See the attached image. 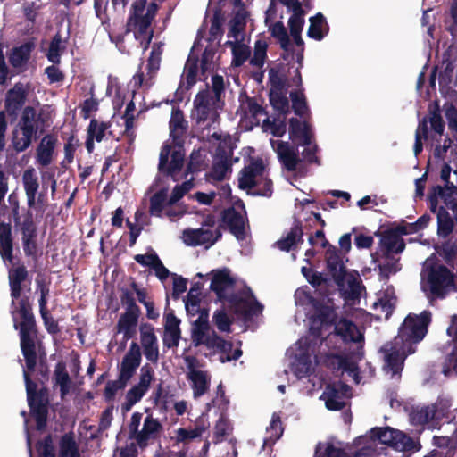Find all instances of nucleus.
<instances>
[{"instance_id":"38","label":"nucleus","mask_w":457,"mask_h":457,"mask_svg":"<svg viewBox=\"0 0 457 457\" xmlns=\"http://www.w3.org/2000/svg\"><path fill=\"white\" fill-rule=\"evenodd\" d=\"M325 258L328 271L333 279L338 278V276L346 270L343 258L337 247L328 245L326 250Z\"/></svg>"},{"instance_id":"9","label":"nucleus","mask_w":457,"mask_h":457,"mask_svg":"<svg viewBox=\"0 0 457 457\" xmlns=\"http://www.w3.org/2000/svg\"><path fill=\"white\" fill-rule=\"evenodd\" d=\"M192 342L195 346L204 345L212 352L226 353L230 350L232 345L219 336L212 330L208 322L207 313L201 312L195 320L191 330Z\"/></svg>"},{"instance_id":"42","label":"nucleus","mask_w":457,"mask_h":457,"mask_svg":"<svg viewBox=\"0 0 457 457\" xmlns=\"http://www.w3.org/2000/svg\"><path fill=\"white\" fill-rule=\"evenodd\" d=\"M289 137L295 144L306 142L312 137L311 128L305 121H300L297 119H291L289 121Z\"/></svg>"},{"instance_id":"27","label":"nucleus","mask_w":457,"mask_h":457,"mask_svg":"<svg viewBox=\"0 0 457 457\" xmlns=\"http://www.w3.org/2000/svg\"><path fill=\"white\" fill-rule=\"evenodd\" d=\"M245 212L228 208L223 212V221L238 241L245 237Z\"/></svg>"},{"instance_id":"24","label":"nucleus","mask_w":457,"mask_h":457,"mask_svg":"<svg viewBox=\"0 0 457 457\" xmlns=\"http://www.w3.org/2000/svg\"><path fill=\"white\" fill-rule=\"evenodd\" d=\"M270 142L283 167L289 171L295 170L300 160L298 150L296 151L288 142L278 139H270Z\"/></svg>"},{"instance_id":"44","label":"nucleus","mask_w":457,"mask_h":457,"mask_svg":"<svg viewBox=\"0 0 457 457\" xmlns=\"http://www.w3.org/2000/svg\"><path fill=\"white\" fill-rule=\"evenodd\" d=\"M34 44L26 42L18 47L12 49L9 57V62L13 68H21L25 66L30 58Z\"/></svg>"},{"instance_id":"46","label":"nucleus","mask_w":457,"mask_h":457,"mask_svg":"<svg viewBox=\"0 0 457 457\" xmlns=\"http://www.w3.org/2000/svg\"><path fill=\"white\" fill-rule=\"evenodd\" d=\"M168 189L162 188L154 193L150 198V214L156 217H162L169 204Z\"/></svg>"},{"instance_id":"48","label":"nucleus","mask_w":457,"mask_h":457,"mask_svg":"<svg viewBox=\"0 0 457 457\" xmlns=\"http://www.w3.org/2000/svg\"><path fill=\"white\" fill-rule=\"evenodd\" d=\"M281 420L278 415L273 414L270 426L266 429V436L263 438L262 450L271 448L277 440L282 436Z\"/></svg>"},{"instance_id":"15","label":"nucleus","mask_w":457,"mask_h":457,"mask_svg":"<svg viewBox=\"0 0 457 457\" xmlns=\"http://www.w3.org/2000/svg\"><path fill=\"white\" fill-rule=\"evenodd\" d=\"M154 380V370L149 364H145L140 369L138 382L127 391L125 401L121 404L123 412L129 411L132 407L139 403L150 388Z\"/></svg>"},{"instance_id":"50","label":"nucleus","mask_w":457,"mask_h":457,"mask_svg":"<svg viewBox=\"0 0 457 457\" xmlns=\"http://www.w3.org/2000/svg\"><path fill=\"white\" fill-rule=\"evenodd\" d=\"M436 212L438 227L437 233L440 237H446L453 231V221L444 206L439 207Z\"/></svg>"},{"instance_id":"45","label":"nucleus","mask_w":457,"mask_h":457,"mask_svg":"<svg viewBox=\"0 0 457 457\" xmlns=\"http://www.w3.org/2000/svg\"><path fill=\"white\" fill-rule=\"evenodd\" d=\"M262 131L271 134L274 137H281L287 131L285 115L278 114L272 120L270 117L265 118L262 123Z\"/></svg>"},{"instance_id":"10","label":"nucleus","mask_w":457,"mask_h":457,"mask_svg":"<svg viewBox=\"0 0 457 457\" xmlns=\"http://www.w3.org/2000/svg\"><path fill=\"white\" fill-rule=\"evenodd\" d=\"M220 108V101L217 100V97L212 96V92L209 89L203 90L196 95L194 100L192 116L200 129H209L217 121Z\"/></svg>"},{"instance_id":"14","label":"nucleus","mask_w":457,"mask_h":457,"mask_svg":"<svg viewBox=\"0 0 457 457\" xmlns=\"http://www.w3.org/2000/svg\"><path fill=\"white\" fill-rule=\"evenodd\" d=\"M304 11H299L292 12L288 20V27L290 29V35L293 37L294 44L296 46L295 54H292V60H295L297 66L295 68V76L294 78V83H301L300 69L303 67L304 43L301 37L303 25H304Z\"/></svg>"},{"instance_id":"2","label":"nucleus","mask_w":457,"mask_h":457,"mask_svg":"<svg viewBox=\"0 0 457 457\" xmlns=\"http://www.w3.org/2000/svg\"><path fill=\"white\" fill-rule=\"evenodd\" d=\"M431 321V313L423 311L419 315L409 314L400 327L398 335L385 344L380 352L383 353V370L392 378L400 376L405 358L416 351V345L420 342L428 333V327Z\"/></svg>"},{"instance_id":"31","label":"nucleus","mask_w":457,"mask_h":457,"mask_svg":"<svg viewBox=\"0 0 457 457\" xmlns=\"http://www.w3.org/2000/svg\"><path fill=\"white\" fill-rule=\"evenodd\" d=\"M57 138L52 134L44 136L36 150V161L41 167H47L53 162Z\"/></svg>"},{"instance_id":"7","label":"nucleus","mask_w":457,"mask_h":457,"mask_svg":"<svg viewBox=\"0 0 457 457\" xmlns=\"http://www.w3.org/2000/svg\"><path fill=\"white\" fill-rule=\"evenodd\" d=\"M46 121L41 112L32 106L22 109L21 117L12 133V145L17 153L26 151L44 131Z\"/></svg>"},{"instance_id":"53","label":"nucleus","mask_w":457,"mask_h":457,"mask_svg":"<svg viewBox=\"0 0 457 457\" xmlns=\"http://www.w3.org/2000/svg\"><path fill=\"white\" fill-rule=\"evenodd\" d=\"M287 95V91L270 93V104L280 115H285L290 110V103Z\"/></svg>"},{"instance_id":"41","label":"nucleus","mask_w":457,"mask_h":457,"mask_svg":"<svg viewBox=\"0 0 457 457\" xmlns=\"http://www.w3.org/2000/svg\"><path fill=\"white\" fill-rule=\"evenodd\" d=\"M437 412L436 406H424L414 409L410 415V419L413 425H427L428 428H431L434 425L433 420Z\"/></svg>"},{"instance_id":"63","label":"nucleus","mask_w":457,"mask_h":457,"mask_svg":"<svg viewBox=\"0 0 457 457\" xmlns=\"http://www.w3.org/2000/svg\"><path fill=\"white\" fill-rule=\"evenodd\" d=\"M395 298L394 296H380L377 302L374 303V309L378 311L380 310L384 314L385 317L387 319L395 305Z\"/></svg>"},{"instance_id":"33","label":"nucleus","mask_w":457,"mask_h":457,"mask_svg":"<svg viewBox=\"0 0 457 457\" xmlns=\"http://www.w3.org/2000/svg\"><path fill=\"white\" fill-rule=\"evenodd\" d=\"M405 248L403 239L395 231H386L382 234L378 253L397 255Z\"/></svg>"},{"instance_id":"28","label":"nucleus","mask_w":457,"mask_h":457,"mask_svg":"<svg viewBox=\"0 0 457 457\" xmlns=\"http://www.w3.org/2000/svg\"><path fill=\"white\" fill-rule=\"evenodd\" d=\"M141 359L140 346L137 343L132 342L129 351L122 359L119 374L125 379L130 380L137 369L140 366Z\"/></svg>"},{"instance_id":"19","label":"nucleus","mask_w":457,"mask_h":457,"mask_svg":"<svg viewBox=\"0 0 457 457\" xmlns=\"http://www.w3.org/2000/svg\"><path fill=\"white\" fill-rule=\"evenodd\" d=\"M184 156L180 146L172 152L169 145L163 146L160 153L159 172L166 177H170L174 181L177 180V175L183 167Z\"/></svg>"},{"instance_id":"51","label":"nucleus","mask_w":457,"mask_h":457,"mask_svg":"<svg viewBox=\"0 0 457 457\" xmlns=\"http://www.w3.org/2000/svg\"><path fill=\"white\" fill-rule=\"evenodd\" d=\"M245 24L238 19L234 18L229 22V29L228 31V40L225 45L237 44L246 41L244 32Z\"/></svg>"},{"instance_id":"21","label":"nucleus","mask_w":457,"mask_h":457,"mask_svg":"<svg viewBox=\"0 0 457 457\" xmlns=\"http://www.w3.org/2000/svg\"><path fill=\"white\" fill-rule=\"evenodd\" d=\"M351 396V388L344 383L329 384L320 395L326 407L330 411H338L345 407L346 400Z\"/></svg>"},{"instance_id":"54","label":"nucleus","mask_w":457,"mask_h":457,"mask_svg":"<svg viewBox=\"0 0 457 457\" xmlns=\"http://www.w3.org/2000/svg\"><path fill=\"white\" fill-rule=\"evenodd\" d=\"M303 231L298 226H294L285 238L278 240L276 244L282 251H289L298 242L303 241Z\"/></svg>"},{"instance_id":"3","label":"nucleus","mask_w":457,"mask_h":457,"mask_svg":"<svg viewBox=\"0 0 457 457\" xmlns=\"http://www.w3.org/2000/svg\"><path fill=\"white\" fill-rule=\"evenodd\" d=\"M28 271L24 266L12 268L9 270V285L11 289L12 306L14 328L20 330L21 347L26 361V369L33 371L37 363V353L32 338L35 322L34 317L27 303L21 298L22 284L27 280Z\"/></svg>"},{"instance_id":"23","label":"nucleus","mask_w":457,"mask_h":457,"mask_svg":"<svg viewBox=\"0 0 457 457\" xmlns=\"http://www.w3.org/2000/svg\"><path fill=\"white\" fill-rule=\"evenodd\" d=\"M28 91L21 83H16L12 88L6 92L4 99L5 115L16 117L27 99Z\"/></svg>"},{"instance_id":"59","label":"nucleus","mask_w":457,"mask_h":457,"mask_svg":"<svg viewBox=\"0 0 457 457\" xmlns=\"http://www.w3.org/2000/svg\"><path fill=\"white\" fill-rule=\"evenodd\" d=\"M292 108L298 116H304L308 112L305 96L301 90H293L290 92Z\"/></svg>"},{"instance_id":"32","label":"nucleus","mask_w":457,"mask_h":457,"mask_svg":"<svg viewBox=\"0 0 457 457\" xmlns=\"http://www.w3.org/2000/svg\"><path fill=\"white\" fill-rule=\"evenodd\" d=\"M444 70L439 72V87L441 93L445 96L451 93L453 87L457 86V60L453 62L444 61Z\"/></svg>"},{"instance_id":"8","label":"nucleus","mask_w":457,"mask_h":457,"mask_svg":"<svg viewBox=\"0 0 457 457\" xmlns=\"http://www.w3.org/2000/svg\"><path fill=\"white\" fill-rule=\"evenodd\" d=\"M421 289L430 298H445L450 292L456 290L454 276L450 270L443 265L428 266L425 262L421 271Z\"/></svg>"},{"instance_id":"47","label":"nucleus","mask_w":457,"mask_h":457,"mask_svg":"<svg viewBox=\"0 0 457 457\" xmlns=\"http://www.w3.org/2000/svg\"><path fill=\"white\" fill-rule=\"evenodd\" d=\"M185 129L182 112L179 109H173L170 120V135L177 145L181 142V137L184 134Z\"/></svg>"},{"instance_id":"6","label":"nucleus","mask_w":457,"mask_h":457,"mask_svg":"<svg viewBox=\"0 0 457 457\" xmlns=\"http://www.w3.org/2000/svg\"><path fill=\"white\" fill-rule=\"evenodd\" d=\"M142 418L143 414L138 411L131 415L128 431L129 438L134 440L135 444L132 443L122 448L120 453V457H137V446L144 450L160 437L162 431V425L159 420L154 418L151 414L147 415L140 428Z\"/></svg>"},{"instance_id":"40","label":"nucleus","mask_w":457,"mask_h":457,"mask_svg":"<svg viewBox=\"0 0 457 457\" xmlns=\"http://www.w3.org/2000/svg\"><path fill=\"white\" fill-rule=\"evenodd\" d=\"M138 316L139 314L125 312L120 317L117 324L118 333L123 335L125 341H128L135 336Z\"/></svg>"},{"instance_id":"17","label":"nucleus","mask_w":457,"mask_h":457,"mask_svg":"<svg viewBox=\"0 0 457 457\" xmlns=\"http://www.w3.org/2000/svg\"><path fill=\"white\" fill-rule=\"evenodd\" d=\"M239 101L240 105L237 111V115L242 122H245L246 128L253 129L254 126L260 125L261 122L262 123V120L268 117L265 109L258 99L241 95Z\"/></svg>"},{"instance_id":"22","label":"nucleus","mask_w":457,"mask_h":457,"mask_svg":"<svg viewBox=\"0 0 457 457\" xmlns=\"http://www.w3.org/2000/svg\"><path fill=\"white\" fill-rule=\"evenodd\" d=\"M341 295L345 300H354L360 296L361 291V280L357 272L344 271L334 279Z\"/></svg>"},{"instance_id":"36","label":"nucleus","mask_w":457,"mask_h":457,"mask_svg":"<svg viewBox=\"0 0 457 457\" xmlns=\"http://www.w3.org/2000/svg\"><path fill=\"white\" fill-rule=\"evenodd\" d=\"M37 228L30 218L26 219L21 224V241L26 255L32 256L37 253Z\"/></svg>"},{"instance_id":"60","label":"nucleus","mask_w":457,"mask_h":457,"mask_svg":"<svg viewBox=\"0 0 457 457\" xmlns=\"http://www.w3.org/2000/svg\"><path fill=\"white\" fill-rule=\"evenodd\" d=\"M198 72L197 60L191 53L185 64L183 77L187 79L188 87L193 86L196 82Z\"/></svg>"},{"instance_id":"52","label":"nucleus","mask_w":457,"mask_h":457,"mask_svg":"<svg viewBox=\"0 0 457 457\" xmlns=\"http://www.w3.org/2000/svg\"><path fill=\"white\" fill-rule=\"evenodd\" d=\"M232 51V64L241 66L246 60H250L251 50L246 41L228 45Z\"/></svg>"},{"instance_id":"64","label":"nucleus","mask_w":457,"mask_h":457,"mask_svg":"<svg viewBox=\"0 0 457 457\" xmlns=\"http://www.w3.org/2000/svg\"><path fill=\"white\" fill-rule=\"evenodd\" d=\"M445 376L449 377L453 374L457 375V345H453L451 354L447 357L445 364L443 368Z\"/></svg>"},{"instance_id":"29","label":"nucleus","mask_w":457,"mask_h":457,"mask_svg":"<svg viewBox=\"0 0 457 457\" xmlns=\"http://www.w3.org/2000/svg\"><path fill=\"white\" fill-rule=\"evenodd\" d=\"M269 31L271 36L277 39L283 50V59L289 62H295V60H292V54H295V49H294V45L290 40L289 35L283 22L276 21L275 23L269 25Z\"/></svg>"},{"instance_id":"5","label":"nucleus","mask_w":457,"mask_h":457,"mask_svg":"<svg viewBox=\"0 0 457 457\" xmlns=\"http://www.w3.org/2000/svg\"><path fill=\"white\" fill-rule=\"evenodd\" d=\"M158 6L152 2L147 4V0H135L132 4L130 15L127 23L126 36L129 31H133L134 37L140 42L141 46L145 49L152 38V32L149 27L154 20ZM112 42L116 44L119 51L121 53H129L123 46L125 35L110 36Z\"/></svg>"},{"instance_id":"12","label":"nucleus","mask_w":457,"mask_h":457,"mask_svg":"<svg viewBox=\"0 0 457 457\" xmlns=\"http://www.w3.org/2000/svg\"><path fill=\"white\" fill-rule=\"evenodd\" d=\"M221 237V231L213 217H207L199 228H187L182 233V240L187 245H204L209 248Z\"/></svg>"},{"instance_id":"62","label":"nucleus","mask_w":457,"mask_h":457,"mask_svg":"<svg viewBox=\"0 0 457 457\" xmlns=\"http://www.w3.org/2000/svg\"><path fill=\"white\" fill-rule=\"evenodd\" d=\"M197 289L191 288L185 300V307L189 315H195L200 312V299Z\"/></svg>"},{"instance_id":"30","label":"nucleus","mask_w":457,"mask_h":457,"mask_svg":"<svg viewBox=\"0 0 457 457\" xmlns=\"http://www.w3.org/2000/svg\"><path fill=\"white\" fill-rule=\"evenodd\" d=\"M23 188L27 197V204L29 208L35 206L36 203L41 202V195L37 198L39 189V182L37 171L34 168L26 169L21 177Z\"/></svg>"},{"instance_id":"1","label":"nucleus","mask_w":457,"mask_h":457,"mask_svg":"<svg viewBox=\"0 0 457 457\" xmlns=\"http://www.w3.org/2000/svg\"><path fill=\"white\" fill-rule=\"evenodd\" d=\"M305 297L313 309L308 316L310 333L287 351L292 373L299 379L309 377L315 365L322 361L337 375L346 374L359 384L361 378L358 362L363 357L360 345L363 341L362 333L346 319L336 321V311L331 304Z\"/></svg>"},{"instance_id":"13","label":"nucleus","mask_w":457,"mask_h":457,"mask_svg":"<svg viewBox=\"0 0 457 457\" xmlns=\"http://www.w3.org/2000/svg\"><path fill=\"white\" fill-rule=\"evenodd\" d=\"M184 362L187 369L186 376L192 389L193 398L198 399L210 390L211 374L204 370L199 361L193 356H186Z\"/></svg>"},{"instance_id":"4","label":"nucleus","mask_w":457,"mask_h":457,"mask_svg":"<svg viewBox=\"0 0 457 457\" xmlns=\"http://www.w3.org/2000/svg\"><path fill=\"white\" fill-rule=\"evenodd\" d=\"M211 275V290L220 302L235 313L248 320L262 312V305L255 299L251 289L237 280L228 269L213 270Z\"/></svg>"},{"instance_id":"11","label":"nucleus","mask_w":457,"mask_h":457,"mask_svg":"<svg viewBox=\"0 0 457 457\" xmlns=\"http://www.w3.org/2000/svg\"><path fill=\"white\" fill-rule=\"evenodd\" d=\"M238 182L239 187L244 189H251L262 185L263 187H260L256 191L262 196H270L272 194V183L265 175L264 164L261 159L252 160L242 170Z\"/></svg>"},{"instance_id":"56","label":"nucleus","mask_w":457,"mask_h":457,"mask_svg":"<svg viewBox=\"0 0 457 457\" xmlns=\"http://www.w3.org/2000/svg\"><path fill=\"white\" fill-rule=\"evenodd\" d=\"M129 381V379H125L120 374H119V377L116 380L108 381L104 392L105 400H113L116 394L127 386Z\"/></svg>"},{"instance_id":"26","label":"nucleus","mask_w":457,"mask_h":457,"mask_svg":"<svg viewBox=\"0 0 457 457\" xmlns=\"http://www.w3.org/2000/svg\"><path fill=\"white\" fill-rule=\"evenodd\" d=\"M162 50L160 46H154L146 64V73L138 72L133 77L135 85H145L150 87L153 84V79L160 68Z\"/></svg>"},{"instance_id":"58","label":"nucleus","mask_w":457,"mask_h":457,"mask_svg":"<svg viewBox=\"0 0 457 457\" xmlns=\"http://www.w3.org/2000/svg\"><path fill=\"white\" fill-rule=\"evenodd\" d=\"M314 457H346L344 450L331 444L319 443L316 445Z\"/></svg>"},{"instance_id":"25","label":"nucleus","mask_w":457,"mask_h":457,"mask_svg":"<svg viewBox=\"0 0 457 457\" xmlns=\"http://www.w3.org/2000/svg\"><path fill=\"white\" fill-rule=\"evenodd\" d=\"M139 330L145 357L151 362H156L159 359V347L154 328L149 324H143Z\"/></svg>"},{"instance_id":"16","label":"nucleus","mask_w":457,"mask_h":457,"mask_svg":"<svg viewBox=\"0 0 457 457\" xmlns=\"http://www.w3.org/2000/svg\"><path fill=\"white\" fill-rule=\"evenodd\" d=\"M28 403L35 418L37 429H43L46 424L47 405L43 394L37 392V384L30 380L27 370H23Z\"/></svg>"},{"instance_id":"35","label":"nucleus","mask_w":457,"mask_h":457,"mask_svg":"<svg viewBox=\"0 0 457 457\" xmlns=\"http://www.w3.org/2000/svg\"><path fill=\"white\" fill-rule=\"evenodd\" d=\"M372 259L380 271L381 277L388 278L401 270L399 258L395 255L377 253L372 254Z\"/></svg>"},{"instance_id":"57","label":"nucleus","mask_w":457,"mask_h":457,"mask_svg":"<svg viewBox=\"0 0 457 457\" xmlns=\"http://www.w3.org/2000/svg\"><path fill=\"white\" fill-rule=\"evenodd\" d=\"M65 46L62 43V37L59 34H56L49 46L46 57L49 62L54 64H58L61 60V54L64 50Z\"/></svg>"},{"instance_id":"37","label":"nucleus","mask_w":457,"mask_h":457,"mask_svg":"<svg viewBox=\"0 0 457 457\" xmlns=\"http://www.w3.org/2000/svg\"><path fill=\"white\" fill-rule=\"evenodd\" d=\"M297 64L292 66L293 68V75L290 81L285 79L284 75L276 68H271L269 71V81L270 84V93L278 92V91H287L290 87H301L302 82L298 85L294 83V78L295 76V68Z\"/></svg>"},{"instance_id":"18","label":"nucleus","mask_w":457,"mask_h":457,"mask_svg":"<svg viewBox=\"0 0 457 457\" xmlns=\"http://www.w3.org/2000/svg\"><path fill=\"white\" fill-rule=\"evenodd\" d=\"M372 437H376L383 445H386L396 451L404 452L411 450L413 441L403 432L390 427L373 428L370 430Z\"/></svg>"},{"instance_id":"43","label":"nucleus","mask_w":457,"mask_h":457,"mask_svg":"<svg viewBox=\"0 0 457 457\" xmlns=\"http://www.w3.org/2000/svg\"><path fill=\"white\" fill-rule=\"evenodd\" d=\"M0 254L4 262H12L11 227L4 222H0Z\"/></svg>"},{"instance_id":"55","label":"nucleus","mask_w":457,"mask_h":457,"mask_svg":"<svg viewBox=\"0 0 457 457\" xmlns=\"http://www.w3.org/2000/svg\"><path fill=\"white\" fill-rule=\"evenodd\" d=\"M268 44L265 40L258 39L254 43L253 55L250 57V64L261 68L267 57Z\"/></svg>"},{"instance_id":"20","label":"nucleus","mask_w":457,"mask_h":457,"mask_svg":"<svg viewBox=\"0 0 457 457\" xmlns=\"http://www.w3.org/2000/svg\"><path fill=\"white\" fill-rule=\"evenodd\" d=\"M453 178L456 183H452L451 187H443L436 186L433 188L429 195V208L431 212H436L438 209V200L441 199L445 207L452 210L453 214L457 213V170L453 172Z\"/></svg>"},{"instance_id":"39","label":"nucleus","mask_w":457,"mask_h":457,"mask_svg":"<svg viewBox=\"0 0 457 457\" xmlns=\"http://www.w3.org/2000/svg\"><path fill=\"white\" fill-rule=\"evenodd\" d=\"M310 26L308 28L307 36L317 41L322 40L329 31L328 23L320 12L309 19Z\"/></svg>"},{"instance_id":"49","label":"nucleus","mask_w":457,"mask_h":457,"mask_svg":"<svg viewBox=\"0 0 457 457\" xmlns=\"http://www.w3.org/2000/svg\"><path fill=\"white\" fill-rule=\"evenodd\" d=\"M58 457H80L79 445L72 434L69 433L62 436Z\"/></svg>"},{"instance_id":"34","label":"nucleus","mask_w":457,"mask_h":457,"mask_svg":"<svg viewBox=\"0 0 457 457\" xmlns=\"http://www.w3.org/2000/svg\"><path fill=\"white\" fill-rule=\"evenodd\" d=\"M54 387H59L60 396L62 400L71 393L73 383L66 370V365L62 361H59L54 368L53 376Z\"/></svg>"},{"instance_id":"61","label":"nucleus","mask_w":457,"mask_h":457,"mask_svg":"<svg viewBox=\"0 0 457 457\" xmlns=\"http://www.w3.org/2000/svg\"><path fill=\"white\" fill-rule=\"evenodd\" d=\"M108 129L109 125L107 123L95 119L91 120L87 129V136L94 138L96 142H101Z\"/></svg>"}]
</instances>
